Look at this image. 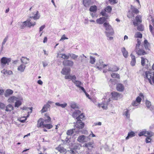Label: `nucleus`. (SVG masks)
Segmentation results:
<instances>
[{"mask_svg": "<svg viewBox=\"0 0 154 154\" xmlns=\"http://www.w3.org/2000/svg\"><path fill=\"white\" fill-rule=\"evenodd\" d=\"M143 75L145 80H148L151 84H152V82L154 84V72L152 73L149 71L144 72Z\"/></svg>", "mask_w": 154, "mask_h": 154, "instance_id": "1", "label": "nucleus"}, {"mask_svg": "<svg viewBox=\"0 0 154 154\" xmlns=\"http://www.w3.org/2000/svg\"><path fill=\"white\" fill-rule=\"evenodd\" d=\"M45 122L44 120L43 121L42 118H40L38 121L37 127L40 128L42 127L43 128H46L48 129H49L52 128L53 125L51 124H47Z\"/></svg>", "mask_w": 154, "mask_h": 154, "instance_id": "2", "label": "nucleus"}, {"mask_svg": "<svg viewBox=\"0 0 154 154\" xmlns=\"http://www.w3.org/2000/svg\"><path fill=\"white\" fill-rule=\"evenodd\" d=\"M139 12L138 9L132 5H131L130 10L128 11L127 17L129 18H131L134 17V14H137Z\"/></svg>", "mask_w": 154, "mask_h": 154, "instance_id": "3", "label": "nucleus"}, {"mask_svg": "<svg viewBox=\"0 0 154 154\" xmlns=\"http://www.w3.org/2000/svg\"><path fill=\"white\" fill-rule=\"evenodd\" d=\"M82 146L86 148L88 151L91 152L93 149L94 148L95 145L94 142H89L88 143H85Z\"/></svg>", "mask_w": 154, "mask_h": 154, "instance_id": "4", "label": "nucleus"}, {"mask_svg": "<svg viewBox=\"0 0 154 154\" xmlns=\"http://www.w3.org/2000/svg\"><path fill=\"white\" fill-rule=\"evenodd\" d=\"M112 9V7L110 6H108L104 9V10H102L100 13V14L103 16L109 17L108 15L106 13L110 14Z\"/></svg>", "mask_w": 154, "mask_h": 154, "instance_id": "5", "label": "nucleus"}, {"mask_svg": "<svg viewBox=\"0 0 154 154\" xmlns=\"http://www.w3.org/2000/svg\"><path fill=\"white\" fill-rule=\"evenodd\" d=\"M135 51L136 54L138 56L144 55L147 54L143 47H140L135 48Z\"/></svg>", "mask_w": 154, "mask_h": 154, "instance_id": "6", "label": "nucleus"}, {"mask_svg": "<svg viewBox=\"0 0 154 154\" xmlns=\"http://www.w3.org/2000/svg\"><path fill=\"white\" fill-rule=\"evenodd\" d=\"M141 97L143 98H144L143 94L142 93H140L139 96L137 97L136 100L132 102V105L133 106H136L140 104L142 100Z\"/></svg>", "mask_w": 154, "mask_h": 154, "instance_id": "7", "label": "nucleus"}, {"mask_svg": "<svg viewBox=\"0 0 154 154\" xmlns=\"http://www.w3.org/2000/svg\"><path fill=\"white\" fill-rule=\"evenodd\" d=\"M11 61V59L5 57H2L0 60V63L2 67H4L6 64L8 65Z\"/></svg>", "mask_w": 154, "mask_h": 154, "instance_id": "8", "label": "nucleus"}, {"mask_svg": "<svg viewBox=\"0 0 154 154\" xmlns=\"http://www.w3.org/2000/svg\"><path fill=\"white\" fill-rule=\"evenodd\" d=\"M53 102L51 101H48L46 104L43 106L42 109L41 110L42 113L47 112L50 107V104H51Z\"/></svg>", "mask_w": 154, "mask_h": 154, "instance_id": "9", "label": "nucleus"}, {"mask_svg": "<svg viewBox=\"0 0 154 154\" xmlns=\"http://www.w3.org/2000/svg\"><path fill=\"white\" fill-rule=\"evenodd\" d=\"M23 23L25 25V26L30 28L31 26H33L35 25V22L34 21H31V20L29 19L23 22Z\"/></svg>", "mask_w": 154, "mask_h": 154, "instance_id": "10", "label": "nucleus"}, {"mask_svg": "<svg viewBox=\"0 0 154 154\" xmlns=\"http://www.w3.org/2000/svg\"><path fill=\"white\" fill-rule=\"evenodd\" d=\"M55 149L61 153H66L67 152L66 149L61 144L59 145Z\"/></svg>", "mask_w": 154, "mask_h": 154, "instance_id": "11", "label": "nucleus"}, {"mask_svg": "<svg viewBox=\"0 0 154 154\" xmlns=\"http://www.w3.org/2000/svg\"><path fill=\"white\" fill-rule=\"evenodd\" d=\"M107 65L103 64V62L102 61H99L97 63L96 66V67L99 69H101L105 67Z\"/></svg>", "mask_w": 154, "mask_h": 154, "instance_id": "12", "label": "nucleus"}, {"mask_svg": "<svg viewBox=\"0 0 154 154\" xmlns=\"http://www.w3.org/2000/svg\"><path fill=\"white\" fill-rule=\"evenodd\" d=\"M63 63L64 66L70 67L73 66L74 64V63L72 61L68 59L64 60L63 62Z\"/></svg>", "mask_w": 154, "mask_h": 154, "instance_id": "13", "label": "nucleus"}, {"mask_svg": "<svg viewBox=\"0 0 154 154\" xmlns=\"http://www.w3.org/2000/svg\"><path fill=\"white\" fill-rule=\"evenodd\" d=\"M111 94L112 96V98L115 100H117L120 97L121 95V94L115 91L111 92Z\"/></svg>", "mask_w": 154, "mask_h": 154, "instance_id": "14", "label": "nucleus"}, {"mask_svg": "<svg viewBox=\"0 0 154 154\" xmlns=\"http://www.w3.org/2000/svg\"><path fill=\"white\" fill-rule=\"evenodd\" d=\"M116 88L118 91L122 92L124 91L125 87L124 85L122 84L118 83L116 85Z\"/></svg>", "mask_w": 154, "mask_h": 154, "instance_id": "15", "label": "nucleus"}, {"mask_svg": "<svg viewBox=\"0 0 154 154\" xmlns=\"http://www.w3.org/2000/svg\"><path fill=\"white\" fill-rule=\"evenodd\" d=\"M138 135L139 136H144L146 137H151L152 136L150 132L146 131H144L140 132L138 134Z\"/></svg>", "mask_w": 154, "mask_h": 154, "instance_id": "16", "label": "nucleus"}, {"mask_svg": "<svg viewBox=\"0 0 154 154\" xmlns=\"http://www.w3.org/2000/svg\"><path fill=\"white\" fill-rule=\"evenodd\" d=\"M108 19L109 17H107V18L106 17H100L96 20V22L97 23L99 24H102L105 22L106 21L107 19Z\"/></svg>", "mask_w": 154, "mask_h": 154, "instance_id": "17", "label": "nucleus"}, {"mask_svg": "<svg viewBox=\"0 0 154 154\" xmlns=\"http://www.w3.org/2000/svg\"><path fill=\"white\" fill-rule=\"evenodd\" d=\"M84 124L82 122V121L77 120L75 126L77 128L79 129H82L84 126Z\"/></svg>", "mask_w": 154, "mask_h": 154, "instance_id": "18", "label": "nucleus"}, {"mask_svg": "<svg viewBox=\"0 0 154 154\" xmlns=\"http://www.w3.org/2000/svg\"><path fill=\"white\" fill-rule=\"evenodd\" d=\"M143 45L146 50H150V44L146 39H145L143 42Z\"/></svg>", "mask_w": 154, "mask_h": 154, "instance_id": "19", "label": "nucleus"}, {"mask_svg": "<svg viewBox=\"0 0 154 154\" xmlns=\"http://www.w3.org/2000/svg\"><path fill=\"white\" fill-rule=\"evenodd\" d=\"M71 71L70 68H64L61 71V73L63 75H67L68 73H70Z\"/></svg>", "mask_w": 154, "mask_h": 154, "instance_id": "20", "label": "nucleus"}, {"mask_svg": "<svg viewBox=\"0 0 154 154\" xmlns=\"http://www.w3.org/2000/svg\"><path fill=\"white\" fill-rule=\"evenodd\" d=\"M130 56L131 58V64L132 66H134L135 65L136 63L135 56L132 54H131Z\"/></svg>", "mask_w": 154, "mask_h": 154, "instance_id": "21", "label": "nucleus"}, {"mask_svg": "<svg viewBox=\"0 0 154 154\" xmlns=\"http://www.w3.org/2000/svg\"><path fill=\"white\" fill-rule=\"evenodd\" d=\"M45 119L44 120L45 122L46 123H48L50 122L51 121V118L49 116V114L46 113L45 114Z\"/></svg>", "mask_w": 154, "mask_h": 154, "instance_id": "22", "label": "nucleus"}, {"mask_svg": "<svg viewBox=\"0 0 154 154\" xmlns=\"http://www.w3.org/2000/svg\"><path fill=\"white\" fill-rule=\"evenodd\" d=\"M103 26L105 28L106 31H110L111 29H112V26L110 25L109 23L104 22L103 23Z\"/></svg>", "mask_w": 154, "mask_h": 154, "instance_id": "23", "label": "nucleus"}, {"mask_svg": "<svg viewBox=\"0 0 154 154\" xmlns=\"http://www.w3.org/2000/svg\"><path fill=\"white\" fill-rule=\"evenodd\" d=\"M135 18L137 23H136L135 22H133V24L134 26L137 25V23L142 22L141 16L137 15L136 16Z\"/></svg>", "mask_w": 154, "mask_h": 154, "instance_id": "24", "label": "nucleus"}, {"mask_svg": "<svg viewBox=\"0 0 154 154\" xmlns=\"http://www.w3.org/2000/svg\"><path fill=\"white\" fill-rule=\"evenodd\" d=\"M85 136L84 135H82L79 137L78 138V141L80 143H84L85 142Z\"/></svg>", "mask_w": 154, "mask_h": 154, "instance_id": "25", "label": "nucleus"}, {"mask_svg": "<svg viewBox=\"0 0 154 154\" xmlns=\"http://www.w3.org/2000/svg\"><path fill=\"white\" fill-rule=\"evenodd\" d=\"M13 93V91L10 89L6 90L5 93V96L6 97H8L11 95Z\"/></svg>", "mask_w": 154, "mask_h": 154, "instance_id": "26", "label": "nucleus"}, {"mask_svg": "<svg viewBox=\"0 0 154 154\" xmlns=\"http://www.w3.org/2000/svg\"><path fill=\"white\" fill-rule=\"evenodd\" d=\"M18 98L14 96H11L8 99V102L10 103H13L17 100H18Z\"/></svg>", "mask_w": 154, "mask_h": 154, "instance_id": "27", "label": "nucleus"}, {"mask_svg": "<svg viewBox=\"0 0 154 154\" xmlns=\"http://www.w3.org/2000/svg\"><path fill=\"white\" fill-rule=\"evenodd\" d=\"M98 106L99 107H102L103 109H106L107 107V104L105 103V102H102L101 103L98 104Z\"/></svg>", "mask_w": 154, "mask_h": 154, "instance_id": "28", "label": "nucleus"}, {"mask_svg": "<svg viewBox=\"0 0 154 154\" xmlns=\"http://www.w3.org/2000/svg\"><path fill=\"white\" fill-rule=\"evenodd\" d=\"M25 67V65L22 64L18 67L17 70L20 72H24Z\"/></svg>", "mask_w": 154, "mask_h": 154, "instance_id": "29", "label": "nucleus"}, {"mask_svg": "<svg viewBox=\"0 0 154 154\" xmlns=\"http://www.w3.org/2000/svg\"><path fill=\"white\" fill-rule=\"evenodd\" d=\"M121 51L124 57L125 58L128 57V53L125 49V47L122 48Z\"/></svg>", "mask_w": 154, "mask_h": 154, "instance_id": "30", "label": "nucleus"}, {"mask_svg": "<svg viewBox=\"0 0 154 154\" xmlns=\"http://www.w3.org/2000/svg\"><path fill=\"white\" fill-rule=\"evenodd\" d=\"M135 135V133L133 131H131L129 132L128 134V136L126 137L125 139L127 140L129 139L130 138H131L134 136Z\"/></svg>", "mask_w": 154, "mask_h": 154, "instance_id": "31", "label": "nucleus"}, {"mask_svg": "<svg viewBox=\"0 0 154 154\" xmlns=\"http://www.w3.org/2000/svg\"><path fill=\"white\" fill-rule=\"evenodd\" d=\"M58 55H60V57L63 59H68L69 58V54L68 55H66L65 54H58Z\"/></svg>", "mask_w": 154, "mask_h": 154, "instance_id": "32", "label": "nucleus"}, {"mask_svg": "<svg viewBox=\"0 0 154 154\" xmlns=\"http://www.w3.org/2000/svg\"><path fill=\"white\" fill-rule=\"evenodd\" d=\"M14 108L11 104L8 105L6 108L5 111L7 112H10L11 111L13 110Z\"/></svg>", "mask_w": 154, "mask_h": 154, "instance_id": "33", "label": "nucleus"}, {"mask_svg": "<svg viewBox=\"0 0 154 154\" xmlns=\"http://www.w3.org/2000/svg\"><path fill=\"white\" fill-rule=\"evenodd\" d=\"M29 59L24 57H22L21 59V60L22 63L24 64H27L28 62L29 61Z\"/></svg>", "mask_w": 154, "mask_h": 154, "instance_id": "34", "label": "nucleus"}, {"mask_svg": "<svg viewBox=\"0 0 154 154\" xmlns=\"http://www.w3.org/2000/svg\"><path fill=\"white\" fill-rule=\"evenodd\" d=\"M81 112L79 110H76L72 114V116L73 118L77 117V116L81 113Z\"/></svg>", "mask_w": 154, "mask_h": 154, "instance_id": "35", "label": "nucleus"}, {"mask_svg": "<svg viewBox=\"0 0 154 154\" xmlns=\"http://www.w3.org/2000/svg\"><path fill=\"white\" fill-rule=\"evenodd\" d=\"M65 78L66 79H70L72 80H75L76 79V77L75 75H66L65 77Z\"/></svg>", "mask_w": 154, "mask_h": 154, "instance_id": "36", "label": "nucleus"}, {"mask_svg": "<svg viewBox=\"0 0 154 154\" xmlns=\"http://www.w3.org/2000/svg\"><path fill=\"white\" fill-rule=\"evenodd\" d=\"M72 82L75 84V85L78 88H79L81 86V85H82V82L79 81H76L75 80H72Z\"/></svg>", "mask_w": 154, "mask_h": 154, "instance_id": "37", "label": "nucleus"}, {"mask_svg": "<svg viewBox=\"0 0 154 154\" xmlns=\"http://www.w3.org/2000/svg\"><path fill=\"white\" fill-rule=\"evenodd\" d=\"M97 7L95 5L91 6L90 7L89 11L91 12H95L97 11Z\"/></svg>", "mask_w": 154, "mask_h": 154, "instance_id": "38", "label": "nucleus"}, {"mask_svg": "<svg viewBox=\"0 0 154 154\" xmlns=\"http://www.w3.org/2000/svg\"><path fill=\"white\" fill-rule=\"evenodd\" d=\"M40 17V16L38 14V12L37 11L36 13L35 14L34 16L30 17V18H33L35 20L38 19Z\"/></svg>", "mask_w": 154, "mask_h": 154, "instance_id": "39", "label": "nucleus"}, {"mask_svg": "<svg viewBox=\"0 0 154 154\" xmlns=\"http://www.w3.org/2000/svg\"><path fill=\"white\" fill-rule=\"evenodd\" d=\"M119 70V67L116 66H113L111 69H109V70L112 72H116Z\"/></svg>", "mask_w": 154, "mask_h": 154, "instance_id": "40", "label": "nucleus"}, {"mask_svg": "<svg viewBox=\"0 0 154 154\" xmlns=\"http://www.w3.org/2000/svg\"><path fill=\"white\" fill-rule=\"evenodd\" d=\"M85 118V116L83 113L80 114L76 118L77 120L81 121V119L83 120Z\"/></svg>", "mask_w": 154, "mask_h": 154, "instance_id": "41", "label": "nucleus"}, {"mask_svg": "<svg viewBox=\"0 0 154 154\" xmlns=\"http://www.w3.org/2000/svg\"><path fill=\"white\" fill-rule=\"evenodd\" d=\"M141 64L143 66H144L145 65V63L146 61H148V60L146 58H144L143 57H141Z\"/></svg>", "mask_w": 154, "mask_h": 154, "instance_id": "42", "label": "nucleus"}, {"mask_svg": "<svg viewBox=\"0 0 154 154\" xmlns=\"http://www.w3.org/2000/svg\"><path fill=\"white\" fill-rule=\"evenodd\" d=\"M111 76L113 78H116L118 79H120L119 75L118 73H112L111 74Z\"/></svg>", "mask_w": 154, "mask_h": 154, "instance_id": "43", "label": "nucleus"}, {"mask_svg": "<svg viewBox=\"0 0 154 154\" xmlns=\"http://www.w3.org/2000/svg\"><path fill=\"white\" fill-rule=\"evenodd\" d=\"M70 107L73 109H78L79 107L78 105L75 103H72L70 105Z\"/></svg>", "mask_w": 154, "mask_h": 154, "instance_id": "44", "label": "nucleus"}, {"mask_svg": "<svg viewBox=\"0 0 154 154\" xmlns=\"http://www.w3.org/2000/svg\"><path fill=\"white\" fill-rule=\"evenodd\" d=\"M16 101L15 103V107H18L22 104V102L20 100H17Z\"/></svg>", "mask_w": 154, "mask_h": 154, "instance_id": "45", "label": "nucleus"}, {"mask_svg": "<svg viewBox=\"0 0 154 154\" xmlns=\"http://www.w3.org/2000/svg\"><path fill=\"white\" fill-rule=\"evenodd\" d=\"M69 57H70L72 59L75 60L78 58V56L73 54H69Z\"/></svg>", "mask_w": 154, "mask_h": 154, "instance_id": "46", "label": "nucleus"}, {"mask_svg": "<svg viewBox=\"0 0 154 154\" xmlns=\"http://www.w3.org/2000/svg\"><path fill=\"white\" fill-rule=\"evenodd\" d=\"M134 37L141 38L142 37V34L140 32H137L135 34Z\"/></svg>", "mask_w": 154, "mask_h": 154, "instance_id": "47", "label": "nucleus"}, {"mask_svg": "<svg viewBox=\"0 0 154 154\" xmlns=\"http://www.w3.org/2000/svg\"><path fill=\"white\" fill-rule=\"evenodd\" d=\"M125 110V111L124 112V114L126 116L127 118L129 119L130 116V114L129 113V110L128 109H126Z\"/></svg>", "mask_w": 154, "mask_h": 154, "instance_id": "48", "label": "nucleus"}, {"mask_svg": "<svg viewBox=\"0 0 154 154\" xmlns=\"http://www.w3.org/2000/svg\"><path fill=\"white\" fill-rule=\"evenodd\" d=\"M112 31L110 32H106V36L107 37H109V36L111 35H113L114 34V31L112 30Z\"/></svg>", "mask_w": 154, "mask_h": 154, "instance_id": "49", "label": "nucleus"}, {"mask_svg": "<svg viewBox=\"0 0 154 154\" xmlns=\"http://www.w3.org/2000/svg\"><path fill=\"white\" fill-rule=\"evenodd\" d=\"M75 129H71L68 130L66 132V134L68 135H72L74 132V130Z\"/></svg>", "mask_w": 154, "mask_h": 154, "instance_id": "50", "label": "nucleus"}, {"mask_svg": "<svg viewBox=\"0 0 154 154\" xmlns=\"http://www.w3.org/2000/svg\"><path fill=\"white\" fill-rule=\"evenodd\" d=\"M137 29L139 31H142L144 30L143 26L142 25L138 26L137 28Z\"/></svg>", "mask_w": 154, "mask_h": 154, "instance_id": "51", "label": "nucleus"}, {"mask_svg": "<svg viewBox=\"0 0 154 154\" xmlns=\"http://www.w3.org/2000/svg\"><path fill=\"white\" fill-rule=\"evenodd\" d=\"M146 105L148 108H150V106H151L150 102L148 100H146Z\"/></svg>", "mask_w": 154, "mask_h": 154, "instance_id": "52", "label": "nucleus"}, {"mask_svg": "<svg viewBox=\"0 0 154 154\" xmlns=\"http://www.w3.org/2000/svg\"><path fill=\"white\" fill-rule=\"evenodd\" d=\"M83 3L84 5L86 7L90 5L89 2L87 0L83 1Z\"/></svg>", "mask_w": 154, "mask_h": 154, "instance_id": "53", "label": "nucleus"}, {"mask_svg": "<svg viewBox=\"0 0 154 154\" xmlns=\"http://www.w3.org/2000/svg\"><path fill=\"white\" fill-rule=\"evenodd\" d=\"M95 59L94 57L91 56L90 57V63L91 64H93L95 62Z\"/></svg>", "mask_w": 154, "mask_h": 154, "instance_id": "54", "label": "nucleus"}, {"mask_svg": "<svg viewBox=\"0 0 154 154\" xmlns=\"http://www.w3.org/2000/svg\"><path fill=\"white\" fill-rule=\"evenodd\" d=\"M26 119L27 118L26 117H23L20 118L18 120L20 122L22 123H24L26 120Z\"/></svg>", "mask_w": 154, "mask_h": 154, "instance_id": "55", "label": "nucleus"}, {"mask_svg": "<svg viewBox=\"0 0 154 154\" xmlns=\"http://www.w3.org/2000/svg\"><path fill=\"white\" fill-rule=\"evenodd\" d=\"M2 72L4 74H5L7 73H9V74H11L12 73V72L11 71H8L7 70L4 69L2 71Z\"/></svg>", "mask_w": 154, "mask_h": 154, "instance_id": "56", "label": "nucleus"}, {"mask_svg": "<svg viewBox=\"0 0 154 154\" xmlns=\"http://www.w3.org/2000/svg\"><path fill=\"white\" fill-rule=\"evenodd\" d=\"M111 4H114L117 3L118 1L116 0H108Z\"/></svg>", "mask_w": 154, "mask_h": 154, "instance_id": "57", "label": "nucleus"}, {"mask_svg": "<svg viewBox=\"0 0 154 154\" xmlns=\"http://www.w3.org/2000/svg\"><path fill=\"white\" fill-rule=\"evenodd\" d=\"M137 43L136 44V46H135V48H137V47H140V45L141 44L140 41L139 39H137Z\"/></svg>", "mask_w": 154, "mask_h": 154, "instance_id": "58", "label": "nucleus"}, {"mask_svg": "<svg viewBox=\"0 0 154 154\" xmlns=\"http://www.w3.org/2000/svg\"><path fill=\"white\" fill-rule=\"evenodd\" d=\"M151 137H146V143H150L151 140V139L150 138Z\"/></svg>", "mask_w": 154, "mask_h": 154, "instance_id": "59", "label": "nucleus"}, {"mask_svg": "<svg viewBox=\"0 0 154 154\" xmlns=\"http://www.w3.org/2000/svg\"><path fill=\"white\" fill-rule=\"evenodd\" d=\"M5 105L3 103L0 102V108L3 109L5 108Z\"/></svg>", "mask_w": 154, "mask_h": 154, "instance_id": "60", "label": "nucleus"}, {"mask_svg": "<svg viewBox=\"0 0 154 154\" xmlns=\"http://www.w3.org/2000/svg\"><path fill=\"white\" fill-rule=\"evenodd\" d=\"M68 38L67 37H65V34L63 35L62 37H61V38L60 39V41H62L64 40L65 39H67Z\"/></svg>", "mask_w": 154, "mask_h": 154, "instance_id": "61", "label": "nucleus"}, {"mask_svg": "<svg viewBox=\"0 0 154 154\" xmlns=\"http://www.w3.org/2000/svg\"><path fill=\"white\" fill-rule=\"evenodd\" d=\"M8 36H6L5 38V39H4V40H3V41L2 42V45H5V42H6L7 41V39H8Z\"/></svg>", "mask_w": 154, "mask_h": 154, "instance_id": "62", "label": "nucleus"}, {"mask_svg": "<svg viewBox=\"0 0 154 154\" xmlns=\"http://www.w3.org/2000/svg\"><path fill=\"white\" fill-rule=\"evenodd\" d=\"M67 105V104L66 103H65L64 104H60V106L62 108H64Z\"/></svg>", "mask_w": 154, "mask_h": 154, "instance_id": "63", "label": "nucleus"}, {"mask_svg": "<svg viewBox=\"0 0 154 154\" xmlns=\"http://www.w3.org/2000/svg\"><path fill=\"white\" fill-rule=\"evenodd\" d=\"M48 41L47 38L46 37H45L44 38V40L43 41V42L44 43H45L47 42Z\"/></svg>", "mask_w": 154, "mask_h": 154, "instance_id": "64", "label": "nucleus"}]
</instances>
